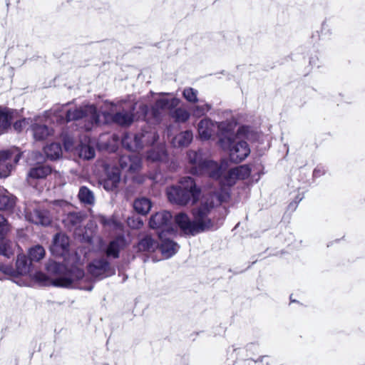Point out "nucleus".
<instances>
[{"instance_id":"30","label":"nucleus","mask_w":365,"mask_h":365,"mask_svg":"<svg viewBox=\"0 0 365 365\" xmlns=\"http://www.w3.org/2000/svg\"><path fill=\"white\" fill-rule=\"evenodd\" d=\"M101 222L104 225L106 230H113L117 234H119L123 230L122 223L114 217L108 220L102 217Z\"/></svg>"},{"instance_id":"36","label":"nucleus","mask_w":365,"mask_h":365,"mask_svg":"<svg viewBox=\"0 0 365 365\" xmlns=\"http://www.w3.org/2000/svg\"><path fill=\"white\" fill-rule=\"evenodd\" d=\"M237 180H240L237 174L232 175V169L229 170L227 172L224 173L222 179L221 180V183L227 185L232 186L236 183Z\"/></svg>"},{"instance_id":"26","label":"nucleus","mask_w":365,"mask_h":365,"mask_svg":"<svg viewBox=\"0 0 365 365\" xmlns=\"http://www.w3.org/2000/svg\"><path fill=\"white\" fill-rule=\"evenodd\" d=\"M152 207L151 201L146 197L136 199L133 203L135 210L141 215H146Z\"/></svg>"},{"instance_id":"32","label":"nucleus","mask_w":365,"mask_h":365,"mask_svg":"<svg viewBox=\"0 0 365 365\" xmlns=\"http://www.w3.org/2000/svg\"><path fill=\"white\" fill-rule=\"evenodd\" d=\"M15 204V198L8 192L0 195V210H9Z\"/></svg>"},{"instance_id":"5","label":"nucleus","mask_w":365,"mask_h":365,"mask_svg":"<svg viewBox=\"0 0 365 365\" xmlns=\"http://www.w3.org/2000/svg\"><path fill=\"white\" fill-rule=\"evenodd\" d=\"M84 277L83 271L77 267H73L71 270L58 274L53 278L48 277L42 272H38L34 278L36 281L44 285H53L60 287H75L77 286V282Z\"/></svg>"},{"instance_id":"41","label":"nucleus","mask_w":365,"mask_h":365,"mask_svg":"<svg viewBox=\"0 0 365 365\" xmlns=\"http://www.w3.org/2000/svg\"><path fill=\"white\" fill-rule=\"evenodd\" d=\"M12 115H0V130H6L11 127Z\"/></svg>"},{"instance_id":"42","label":"nucleus","mask_w":365,"mask_h":365,"mask_svg":"<svg viewBox=\"0 0 365 365\" xmlns=\"http://www.w3.org/2000/svg\"><path fill=\"white\" fill-rule=\"evenodd\" d=\"M128 225L133 228L138 229L143 225V222L139 218H137L136 220L133 218H128Z\"/></svg>"},{"instance_id":"19","label":"nucleus","mask_w":365,"mask_h":365,"mask_svg":"<svg viewBox=\"0 0 365 365\" xmlns=\"http://www.w3.org/2000/svg\"><path fill=\"white\" fill-rule=\"evenodd\" d=\"M107 178L103 180V185L106 190H112L120 181V172L118 168H113L106 170Z\"/></svg>"},{"instance_id":"40","label":"nucleus","mask_w":365,"mask_h":365,"mask_svg":"<svg viewBox=\"0 0 365 365\" xmlns=\"http://www.w3.org/2000/svg\"><path fill=\"white\" fill-rule=\"evenodd\" d=\"M10 230V226L4 216L0 215V239L3 238Z\"/></svg>"},{"instance_id":"7","label":"nucleus","mask_w":365,"mask_h":365,"mask_svg":"<svg viewBox=\"0 0 365 365\" xmlns=\"http://www.w3.org/2000/svg\"><path fill=\"white\" fill-rule=\"evenodd\" d=\"M230 123L231 120L229 122H222L218 125H215L210 119L206 118L205 120H201L198 125L199 135L202 140H208L215 132H217V133L220 136V138H223L225 132L227 131V129L230 128L229 124Z\"/></svg>"},{"instance_id":"28","label":"nucleus","mask_w":365,"mask_h":365,"mask_svg":"<svg viewBox=\"0 0 365 365\" xmlns=\"http://www.w3.org/2000/svg\"><path fill=\"white\" fill-rule=\"evenodd\" d=\"M44 153L51 160H56L62 155V149L60 144L51 143L44 148Z\"/></svg>"},{"instance_id":"20","label":"nucleus","mask_w":365,"mask_h":365,"mask_svg":"<svg viewBox=\"0 0 365 365\" xmlns=\"http://www.w3.org/2000/svg\"><path fill=\"white\" fill-rule=\"evenodd\" d=\"M51 172V168L47 165H41L32 168L28 175V182L31 185H34V180L35 179H41L46 178Z\"/></svg>"},{"instance_id":"35","label":"nucleus","mask_w":365,"mask_h":365,"mask_svg":"<svg viewBox=\"0 0 365 365\" xmlns=\"http://www.w3.org/2000/svg\"><path fill=\"white\" fill-rule=\"evenodd\" d=\"M79 200L86 204H93L94 202V196L93 192L86 187H82L78 192Z\"/></svg>"},{"instance_id":"4","label":"nucleus","mask_w":365,"mask_h":365,"mask_svg":"<svg viewBox=\"0 0 365 365\" xmlns=\"http://www.w3.org/2000/svg\"><path fill=\"white\" fill-rule=\"evenodd\" d=\"M168 200L180 205H185L190 202L197 203L200 191L196 187L195 183L190 177L181 179L179 186H172L167 189Z\"/></svg>"},{"instance_id":"43","label":"nucleus","mask_w":365,"mask_h":365,"mask_svg":"<svg viewBox=\"0 0 365 365\" xmlns=\"http://www.w3.org/2000/svg\"><path fill=\"white\" fill-rule=\"evenodd\" d=\"M0 271L11 276L16 274L15 270L11 266L6 264H0Z\"/></svg>"},{"instance_id":"27","label":"nucleus","mask_w":365,"mask_h":365,"mask_svg":"<svg viewBox=\"0 0 365 365\" xmlns=\"http://www.w3.org/2000/svg\"><path fill=\"white\" fill-rule=\"evenodd\" d=\"M178 248V245L170 240L163 241L160 245L161 252L165 258H169L175 255Z\"/></svg>"},{"instance_id":"8","label":"nucleus","mask_w":365,"mask_h":365,"mask_svg":"<svg viewBox=\"0 0 365 365\" xmlns=\"http://www.w3.org/2000/svg\"><path fill=\"white\" fill-rule=\"evenodd\" d=\"M69 240L68 237L62 233L55 235L53 244L51 246V252L56 256H62L67 261V264L76 263L78 262L77 255L75 254L71 258L68 255Z\"/></svg>"},{"instance_id":"3","label":"nucleus","mask_w":365,"mask_h":365,"mask_svg":"<svg viewBox=\"0 0 365 365\" xmlns=\"http://www.w3.org/2000/svg\"><path fill=\"white\" fill-rule=\"evenodd\" d=\"M230 128L225 132V136L220 138V143L222 149L228 150L231 161L240 163L244 160L250 153V149L247 142L237 140L241 133L245 132V127H239L235 133L237 123L234 120L229 124Z\"/></svg>"},{"instance_id":"16","label":"nucleus","mask_w":365,"mask_h":365,"mask_svg":"<svg viewBox=\"0 0 365 365\" xmlns=\"http://www.w3.org/2000/svg\"><path fill=\"white\" fill-rule=\"evenodd\" d=\"M120 165L122 168L135 172L141 167V159L137 154L128 156H122L120 159Z\"/></svg>"},{"instance_id":"34","label":"nucleus","mask_w":365,"mask_h":365,"mask_svg":"<svg viewBox=\"0 0 365 365\" xmlns=\"http://www.w3.org/2000/svg\"><path fill=\"white\" fill-rule=\"evenodd\" d=\"M250 173L251 169L247 165H243L232 168V175L237 174L240 180L247 178L250 175Z\"/></svg>"},{"instance_id":"39","label":"nucleus","mask_w":365,"mask_h":365,"mask_svg":"<svg viewBox=\"0 0 365 365\" xmlns=\"http://www.w3.org/2000/svg\"><path fill=\"white\" fill-rule=\"evenodd\" d=\"M133 115H113V120L121 125L127 126L133 122Z\"/></svg>"},{"instance_id":"48","label":"nucleus","mask_w":365,"mask_h":365,"mask_svg":"<svg viewBox=\"0 0 365 365\" xmlns=\"http://www.w3.org/2000/svg\"><path fill=\"white\" fill-rule=\"evenodd\" d=\"M0 114H12L10 109L0 106Z\"/></svg>"},{"instance_id":"51","label":"nucleus","mask_w":365,"mask_h":365,"mask_svg":"<svg viewBox=\"0 0 365 365\" xmlns=\"http://www.w3.org/2000/svg\"><path fill=\"white\" fill-rule=\"evenodd\" d=\"M162 230H162V232H160V233L159 234L160 237H162V235H163V232H164V231H165V230H163V229H162ZM169 230H170V231H172V230H172V228H171V227L170 228V227L168 226V229H166V230H168V231Z\"/></svg>"},{"instance_id":"47","label":"nucleus","mask_w":365,"mask_h":365,"mask_svg":"<svg viewBox=\"0 0 365 365\" xmlns=\"http://www.w3.org/2000/svg\"><path fill=\"white\" fill-rule=\"evenodd\" d=\"M324 173V169L323 167L318 166L314 170V176L319 177Z\"/></svg>"},{"instance_id":"45","label":"nucleus","mask_w":365,"mask_h":365,"mask_svg":"<svg viewBox=\"0 0 365 365\" xmlns=\"http://www.w3.org/2000/svg\"><path fill=\"white\" fill-rule=\"evenodd\" d=\"M27 124V122L26 121V119H22L20 120H16L14 123V128L17 130L20 131L21 129L26 127V125Z\"/></svg>"},{"instance_id":"53","label":"nucleus","mask_w":365,"mask_h":365,"mask_svg":"<svg viewBox=\"0 0 365 365\" xmlns=\"http://www.w3.org/2000/svg\"><path fill=\"white\" fill-rule=\"evenodd\" d=\"M145 110H144L145 113L144 114H146V113L148 112V110H147V107L145 106Z\"/></svg>"},{"instance_id":"49","label":"nucleus","mask_w":365,"mask_h":365,"mask_svg":"<svg viewBox=\"0 0 365 365\" xmlns=\"http://www.w3.org/2000/svg\"><path fill=\"white\" fill-rule=\"evenodd\" d=\"M150 179L152 180L153 181L157 182H158V175L156 174L153 176H151V177H150Z\"/></svg>"},{"instance_id":"15","label":"nucleus","mask_w":365,"mask_h":365,"mask_svg":"<svg viewBox=\"0 0 365 365\" xmlns=\"http://www.w3.org/2000/svg\"><path fill=\"white\" fill-rule=\"evenodd\" d=\"M171 214L168 211L157 212L150 220V226L153 229H168V222L171 220Z\"/></svg>"},{"instance_id":"21","label":"nucleus","mask_w":365,"mask_h":365,"mask_svg":"<svg viewBox=\"0 0 365 365\" xmlns=\"http://www.w3.org/2000/svg\"><path fill=\"white\" fill-rule=\"evenodd\" d=\"M96 232V225L93 223H90L86 227L82 228H75V236L81 240L88 242H91L93 237Z\"/></svg>"},{"instance_id":"13","label":"nucleus","mask_w":365,"mask_h":365,"mask_svg":"<svg viewBox=\"0 0 365 365\" xmlns=\"http://www.w3.org/2000/svg\"><path fill=\"white\" fill-rule=\"evenodd\" d=\"M160 98L156 101L155 106L157 109L163 111H172L180 106V100L168 93H161Z\"/></svg>"},{"instance_id":"24","label":"nucleus","mask_w":365,"mask_h":365,"mask_svg":"<svg viewBox=\"0 0 365 365\" xmlns=\"http://www.w3.org/2000/svg\"><path fill=\"white\" fill-rule=\"evenodd\" d=\"M192 140V133L190 131L186 130L176 135L172 140V143L175 147H184L187 146Z\"/></svg>"},{"instance_id":"22","label":"nucleus","mask_w":365,"mask_h":365,"mask_svg":"<svg viewBox=\"0 0 365 365\" xmlns=\"http://www.w3.org/2000/svg\"><path fill=\"white\" fill-rule=\"evenodd\" d=\"M82 220V215L80 213L71 212L63 219V222L68 229L73 230L75 234V228L81 227Z\"/></svg>"},{"instance_id":"29","label":"nucleus","mask_w":365,"mask_h":365,"mask_svg":"<svg viewBox=\"0 0 365 365\" xmlns=\"http://www.w3.org/2000/svg\"><path fill=\"white\" fill-rule=\"evenodd\" d=\"M166 158V153L164 146L153 148L150 150L148 155L147 159L151 162H158L164 160Z\"/></svg>"},{"instance_id":"37","label":"nucleus","mask_w":365,"mask_h":365,"mask_svg":"<svg viewBox=\"0 0 365 365\" xmlns=\"http://www.w3.org/2000/svg\"><path fill=\"white\" fill-rule=\"evenodd\" d=\"M45 255V250L43 247L36 245L29 250V257L32 261H39Z\"/></svg>"},{"instance_id":"33","label":"nucleus","mask_w":365,"mask_h":365,"mask_svg":"<svg viewBox=\"0 0 365 365\" xmlns=\"http://www.w3.org/2000/svg\"><path fill=\"white\" fill-rule=\"evenodd\" d=\"M15 247L16 245L10 241L1 242L0 243V255L9 258L14 255Z\"/></svg>"},{"instance_id":"18","label":"nucleus","mask_w":365,"mask_h":365,"mask_svg":"<svg viewBox=\"0 0 365 365\" xmlns=\"http://www.w3.org/2000/svg\"><path fill=\"white\" fill-rule=\"evenodd\" d=\"M158 247V244L155 240L150 236H145L139 241L135 249L138 252L146 254L154 252Z\"/></svg>"},{"instance_id":"25","label":"nucleus","mask_w":365,"mask_h":365,"mask_svg":"<svg viewBox=\"0 0 365 365\" xmlns=\"http://www.w3.org/2000/svg\"><path fill=\"white\" fill-rule=\"evenodd\" d=\"M31 263L28 262L26 255H19L15 272L20 275H26L31 272Z\"/></svg>"},{"instance_id":"2","label":"nucleus","mask_w":365,"mask_h":365,"mask_svg":"<svg viewBox=\"0 0 365 365\" xmlns=\"http://www.w3.org/2000/svg\"><path fill=\"white\" fill-rule=\"evenodd\" d=\"M187 158L190 165V173L197 175H207L212 179L218 180L220 183L229 165L226 159L222 160L220 163L207 159L200 150H189Z\"/></svg>"},{"instance_id":"31","label":"nucleus","mask_w":365,"mask_h":365,"mask_svg":"<svg viewBox=\"0 0 365 365\" xmlns=\"http://www.w3.org/2000/svg\"><path fill=\"white\" fill-rule=\"evenodd\" d=\"M34 135L36 139L43 140L51 134V130L46 125L36 124L32 128Z\"/></svg>"},{"instance_id":"52","label":"nucleus","mask_w":365,"mask_h":365,"mask_svg":"<svg viewBox=\"0 0 365 365\" xmlns=\"http://www.w3.org/2000/svg\"><path fill=\"white\" fill-rule=\"evenodd\" d=\"M210 110V106L208 104H205V112H208Z\"/></svg>"},{"instance_id":"54","label":"nucleus","mask_w":365,"mask_h":365,"mask_svg":"<svg viewBox=\"0 0 365 365\" xmlns=\"http://www.w3.org/2000/svg\"><path fill=\"white\" fill-rule=\"evenodd\" d=\"M81 115H77V118H76L75 119L76 120H78L79 118V117H81Z\"/></svg>"},{"instance_id":"44","label":"nucleus","mask_w":365,"mask_h":365,"mask_svg":"<svg viewBox=\"0 0 365 365\" xmlns=\"http://www.w3.org/2000/svg\"><path fill=\"white\" fill-rule=\"evenodd\" d=\"M56 205L60 209L58 212H60L61 210L62 211V212H65L66 211L68 210L71 207V205L68 204L67 202L62 200L56 202Z\"/></svg>"},{"instance_id":"38","label":"nucleus","mask_w":365,"mask_h":365,"mask_svg":"<svg viewBox=\"0 0 365 365\" xmlns=\"http://www.w3.org/2000/svg\"><path fill=\"white\" fill-rule=\"evenodd\" d=\"M182 96L190 103L197 101V91L192 88H185L182 92Z\"/></svg>"},{"instance_id":"23","label":"nucleus","mask_w":365,"mask_h":365,"mask_svg":"<svg viewBox=\"0 0 365 365\" xmlns=\"http://www.w3.org/2000/svg\"><path fill=\"white\" fill-rule=\"evenodd\" d=\"M73 154L83 160H91L95 156V150L88 143H81L73 150Z\"/></svg>"},{"instance_id":"6","label":"nucleus","mask_w":365,"mask_h":365,"mask_svg":"<svg viewBox=\"0 0 365 365\" xmlns=\"http://www.w3.org/2000/svg\"><path fill=\"white\" fill-rule=\"evenodd\" d=\"M158 136L154 131H146L135 135H127L122 140L124 147L130 150L137 151L144 145H148L157 140Z\"/></svg>"},{"instance_id":"9","label":"nucleus","mask_w":365,"mask_h":365,"mask_svg":"<svg viewBox=\"0 0 365 365\" xmlns=\"http://www.w3.org/2000/svg\"><path fill=\"white\" fill-rule=\"evenodd\" d=\"M21 153L17 148L0 152V178L7 177L13 166L18 163Z\"/></svg>"},{"instance_id":"1","label":"nucleus","mask_w":365,"mask_h":365,"mask_svg":"<svg viewBox=\"0 0 365 365\" xmlns=\"http://www.w3.org/2000/svg\"><path fill=\"white\" fill-rule=\"evenodd\" d=\"M213 202L208 198H202L192 209L193 220L183 212L175 217V223L180 230L185 235H195L214 227L215 222L212 217Z\"/></svg>"},{"instance_id":"12","label":"nucleus","mask_w":365,"mask_h":365,"mask_svg":"<svg viewBox=\"0 0 365 365\" xmlns=\"http://www.w3.org/2000/svg\"><path fill=\"white\" fill-rule=\"evenodd\" d=\"M110 107V111L114 114H129L135 109L138 103L133 96H128L122 100H118L115 102L107 103Z\"/></svg>"},{"instance_id":"17","label":"nucleus","mask_w":365,"mask_h":365,"mask_svg":"<svg viewBox=\"0 0 365 365\" xmlns=\"http://www.w3.org/2000/svg\"><path fill=\"white\" fill-rule=\"evenodd\" d=\"M127 245L125 240L123 237H118L112 240L108 245L106 253L108 257L118 258L119 252Z\"/></svg>"},{"instance_id":"10","label":"nucleus","mask_w":365,"mask_h":365,"mask_svg":"<svg viewBox=\"0 0 365 365\" xmlns=\"http://www.w3.org/2000/svg\"><path fill=\"white\" fill-rule=\"evenodd\" d=\"M24 212L26 219L34 224L46 226L51 222L49 213L41 210L36 204L26 205Z\"/></svg>"},{"instance_id":"11","label":"nucleus","mask_w":365,"mask_h":365,"mask_svg":"<svg viewBox=\"0 0 365 365\" xmlns=\"http://www.w3.org/2000/svg\"><path fill=\"white\" fill-rule=\"evenodd\" d=\"M53 114H96V108L92 104L84 103L77 108L73 103L56 105L52 108Z\"/></svg>"},{"instance_id":"46","label":"nucleus","mask_w":365,"mask_h":365,"mask_svg":"<svg viewBox=\"0 0 365 365\" xmlns=\"http://www.w3.org/2000/svg\"><path fill=\"white\" fill-rule=\"evenodd\" d=\"M47 269L49 272L53 271H61L62 269V266L56 262H52L50 264L48 265Z\"/></svg>"},{"instance_id":"14","label":"nucleus","mask_w":365,"mask_h":365,"mask_svg":"<svg viewBox=\"0 0 365 365\" xmlns=\"http://www.w3.org/2000/svg\"><path fill=\"white\" fill-rule=\"evenodd\" d=\"M88 272L95 277L103 278L110 275L109 264L106 259L94 260L88 266Z\"/></svg>"},{"instance_id":"50","label":"nucleus","mask_w":365,"mask_h":365,"mask_svg":"<svg viewBox=\"0 0 365 365\" xmlns=\"http://www.w3.org/2000/svg\"><path fill=\"white\" fill-rule=\"evenodd\" d=\"M65 148L67 150H69L71 149V145H70V143L68 141H66L65 143Z\"/></svg>"}]
</instances>
